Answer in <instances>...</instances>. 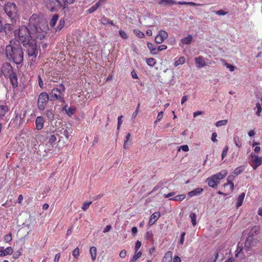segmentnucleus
<instances>
[{
  "mask_svg": "<svg viewBox=\"0 0 262 262\" xmlns=\"http://www.w3.org/2000/svg\"><path fill=\"white\" fill-rule=\"evenodd\" d=\"M231 176H229L227 179L228 183L224 185L225 187L229 186L230 190H232L234 188V184L231 182L230 178Z\"/></svg>",
  "mask_w": 262,
  "mask_h": 262,
  "instance_id": "f704fd0d",
  "label": "nucleus"
},
{
  "mask_svg": "<svg viewBox=\"0 0 262 262\" xmlns=\"http://www.w3.org/2000/svg\"><path fill=\"white\" fill-rule=\"evenodd\" d=\"M9 111V107L7 105H0V121L4 120L6 115Z\"/></svg>",
  "mask_w": 262,
  "mask_h": 262,
  "instance_id": "9d476101",
  "label": "nucleus"
},
{
  "mask_svg": "<svg viewBox=\"0 0 262 262\" xmlns=\"http://www.w3.org/2000/svg\"><path fill=\"white\" fill-rule=\"evenodd\" d=\"M2 70L4 75L10 76V79L12 85L13 86L16 85L17 79L15 74L12 72V66L9 63H6L3 66Z\"/></svg>",
  "mask_w": 262,
  "mask_h": 262,
  "instance_id": "423d86ee",
  "label": "nucleus"
},
{
  "mask_svg": "<svg viewBox=\"0 0 262 262\" xmlns=\"http://www.w3.org/2000/svg\"><path fill=\"white\" fill-rule=\"evenodd\" d=\"M65 87L62 83L58 85V88H54L50 93L51 100H59L60 102L64 101V92Z\"/></svg>",
  "mask_w": 262,
  "mask_h": 262,
  "instance_id": "20e7f679",
  "label": "nucleus"
},
{
  "mask_svg": "<svg viewBox=\"0 0 262 262\" xmlns=\"http://www.w3.org/2000/svg\"><path fill=\"white\" fill-rule=\"evenodd\" d=\"M214 13L218 15H225L228 13L227 12L224 11L223 10L214 11Z\"/></svg>",
  "mask_w": 262,
  "mask_h": 262,
  "instance_id": "603ef678",
  "label": "nucleus"
},
{
  "mask_svg": "<svg viewBox=\"0 0 262 262\" xmlns=\"http://www.w3.org/2000/svg\"><path fill=\"white\" fill-rule=\"evenodd\" d=\"M244 168L242 167H238L235 168L234 170V173L236 175L239 174L243 171Z\"/></svg>",
  "mask_w": 262,
  "mask_h": 262,
  "instance_id": "a18cd8bd",
  "label": "nucleus"
},
{
  "mask_svg": "<svg viewBox=\"0 0 262 262\" xmlns=\"http://www.w3.org/2000/svg\"><path fill=\"white\" fill-rule=\"evenodd\" d=\"M259 232V227L258 226H254L251 229L245 243V248L246 250H248L251 246L253 245V236Z\"/></svg>",
  "mask_w": 262,
  "mask_h": 262,
  "instance_id": "0eeeda50",
  "label": "nucleus"
},
{
  "mask_svg": "<svg viewBox=\"0 0 262 262\" xmlns=\"http://www.w3.org/2000/svg\"><path fill=\"white\" fill-rule=\"evenodd\" d=\"M12 240V234L11 233H9L7 235H5L4 237V241L6 243H8Z\"/></svg>",
  "mask_w": 262,
  "mask_h": 262,
  "instance_id": "8fccbe9b",
  "label": "nucleus"
},
{
  "mask_svg": "<svg viewBox=\"0 0 262 262\" xmlns=\"http://www.w3.org/2000/svg\"><path fill=\"white\" fill-rule=\"evenodd\" d=\"M172 252H167L164 257L163 262H171L172 261Z\"/></svg>",
  "mask_w": 262,
  "mask_h": 262,
  "instance_id": "bb28decb",
  "label": "nucleus"
},
{
  "mask_svg": "<svg viewBox=\"0 0 262 262\" xmlns=\"http://www.w3.org/2000/svg\"><path fill=\"white\" fill-rule=\"evenodd\" d=\"M74 0H44V4L50 11H57L61 8H64L67 4H72Z\"/></svg>",
  "mask_w": 262,
  "mask_h": 262,
  "instance_id": "7ed1b4c3",
  "label": "nucleus"
},
{
  "mask_svg": "<svg viewBox=\"0 0 262 262\" xmlns=\"http://www.w3.org/2000/svg\"><path fill=\"white\" fill-rule=\"evenodd\" d=\"M64 20L62 19H60V20L59 21V24L56 29V31L60 30L64 26Z\"/></svg>",
  "mask_w": 262,
  "mask_h": 262,
  "instance_id": "49530a36",
  "label": "nucleus"
},
{
  "mask_svg": "<svg viewBox=\"0 0 262 262\" xmlns=\"http://www.w3.org/2000/svg\"><path fill=\"white\" fill-rule=\"evenodd\" d=\"M167 37L168 33L165 31L161 30L158 32L155 40L157 43L160 44L163 42Z\"/></svg>",
  "mask_w": 262,
  "mask_h": 262,
  "instance_id": "1a4fd4ad",
  "label": "nucleus"
},
{
  "mask_svg": "<svg viewBox=\"0 0 262 262\" xmlns=\"http://www.w3.org/2000/svg\"><path fill=\"white\" fill-rule=\"evenodd\" d=\"M92 204V202H85L83 204L82 209L83 210L85 211L88 209L90 205Z\"/></svg>",
  "mask_w": 262,
  "mask_h": 262,
  "instance_id": "09e8293b",
  "label": "nucleus"
},
{
  "mask_svg": "<svg viewBox=\"0 0 262 262\" xmlns=\"http://www.w3.org/2000/svg\"><path fill=\"white\" fill-rule=\"evenodd\" d=\"M58 19V14H54L52 18H51L50 22V26L51 27H53L55 26V24L57 23V21Z\"/></svg>",
  "mask_w": 262,
  "mask_h": 262,
  "instance_id": "c85d7f7f",
  "label": "nucleus"
},
{
  "mask_svg": "<svg viewBox=\"0 0 262 262\" xmlns=\"http://www.w3.org/2000/svg\"><path fill=\"white\" fill-rule=\"evenodd\" d=\"M163 117V112L162 111L159 112L158 114L157 120L158 121H160Z\"/></svg>",
  "mask_w": 262,
  "mask_h": 262,
  "instance_id": "69168bd1",
  "label": "nucleus"
},
{
  "mask_svg": "<svg viewBox=\"0 0 262 262\" xmlns=\"http://www.w3.org/2000/svg\"><path fill=\"white\" fill-rule=\"evenodd\" d=\"M4 10L7 16L13 21H15L17 17V10L13 3H8L4 7Z\"/></svg>",
  "mask_w": 262,
  "mask_h": 262,
  "instance_id": "39448f33",
  "label": "nucleus"
},
{
  "mask_svg": "<svg viewBox=\"0 0 262 262\" xmlns=\"http://www.w3.org/2000/svg\"><path fill=\"white\" fill-rule=\"evenodd\" d=\"M146 63L148 66L150 67H154L156 64V60L153 58H147Z\"/></svg>",
  "mask_w": 262,
  "mask_h": 262,
  "instance_id": "c9c22d12",
  "label": "nucleus"
},
{
  "mask_svg": "<svg viewBox=\"0 0 262 262\" xmlns=\"http://www.w3.org/2000/svg\"><path fill=\"white\" fill-rule=\"evenodd\" d=\"M48 30L47 23L37 14H33L29 19V27L23 26L14 31L15 37L23 44L30 61L36 59L39 50L36 39L44 38Z\"/></svg>",
  "mask_w": 262,
  "mask_h": 262,
  "instance_id": "f257e3e1",
  "label": "nucleus"
},
{
  "mask_svg": "<svg viewBox=\"0 0 262 262\" xmlns=\"http://www.w3.org/2000/svg\"><path fill=\"white\" fill-rule=\"evenodd\" d=\"M46 116L50 120L53 119L54 114L52 110H48L46 112Z\"/></svg>",
  "mask_w": 262,
  "mask_h": 262,
  "instance_id": "e433bc0d",
  "label": "nucleus"
},
{
  "mask_svg": "<svg viewBox=\"0 0 262 262\" xmlns=\"http://www.w3.org/2000/svg\"><path fill=\"white\" fill-rule=\"evenodd\" d=\"M123 118L122 116H119L118 118V125H117V130H119L120 129V127L122 123V119Z\"/></svg>",
  "mask_w": 262,
  "mask_h": 262,
  "instance_id": "3c124183",
  "label": "nucleus"
},
{
  "mask_svg": "<svg viewBox=\"0 0 262 262\" xmlns=\"http://www.w3.org/2000/svg\"><path fill=\"white\" fill-rule=\"evenodd\" d=\"M227 171L226 170H222V171L213 175L212 177L214 179H215L217 181L219 180L223 179L227 174Z\"/></svg>",
  "mask_w": 262,
  "mask_h": 262,
  "instance_id": "dca6fc26",
  "label": "nucleus"
},
{
  "mask_svg": "<svg viewBox=\"0 0 262 262\" xmlns=\"http://www.w3.org/2000/svg\"><path fill=\"white\" fill-rule=\"evenodd\" d=\"M45 120L42 117L38 116L36 118L35 124L37 130H40L43 127Z\"/></svg>",
  "mask_w": 262,
  "mask_h": 262,
  "instance_id": "f8f14e48",
  "label": "nucleus"
},
{
  "mask_svg": "<svg viewBox=\"0 0 262 262\" xmlns=\"http://www.w3.org/2000/svg\"><path fill=\"white\" fill-rule=\"evenodd\" d=\"M141 246V243L140 241H138L136 243V245H135V250L136 252H137L138 251L139 249L140 248Z\"/></svg>",
  "mask_w": 262,
  "mask_h": 262,
  "instance_id": "680f3d73",
  "label": "nucleus"
},
{
  "mask_svg": "<svg viewBox=\"0 0 262 262\" xmlns=\"http://www.w3.org/2000/svg\"><path fill=\"white\" fill-rule=\"evenodd\" d=\"M181 149L184 151H188L189 150V147L187 145H183L180 146L179 151H180Z\"/></svg>",
  "mask_w": 262,
  "mask_h": 262,
  "instance_id": "13d9d810",
  "label": "nucleus"
},
{
  "mask_svg": "<svg viewBox=\"0 0 262 262\" xmlns=\"http://www.w3.org/2000/svg\"><path fill=\"white\" fill-rule=\"evenodd\" d=\"M233 140H234V142L235 143V144L236 145V146L238 147H241L242 146V142L239 139V138L236 136V135H235L233 137Z\"/></svg>",
  "mask_w": 262,
  "mask_h": 262,
  "instance_id": "7c9ffc66",
  "label": "nucleus"
},
{
  "mask_svg": "<svg viewBox=\"0 0 262 262\" xmlns=\"http://www.w3.org/2000/svg\"><path fill=\"white\" fill-rule=\"evenodd\" d=\"M243 250V248L242 245L241 246L239 245V244L237 245V247L236 250L235 251V256L238 257L239 255L242 252Z\"/></svg>",
  "mask_w": 262,
  "mask_h": 262,
  "instance_id": "58836bf2",
  "label": "nucleus"
},
{
  "mask_svg": "<svg viewBox=\"0 0 262 262\" xmlns=\"http://www.w3.org/2000/svg\"><path fill=\"white\" fill-rule=\"evenodd\" d=\"M186 198V195L184 194L178 195L175 196L173 198L169 199L170 200L175 201H182Z\"/></svg>",
  "mask_w": 262,
  "mask_h": 262,
  "instance_id": "cd10ccee",
  "label": "nucleus"
},
{
  "mask_svg": "<svg viewBox=\"0 0 262 262\" xmlns=\"http://www.w3.org/2000/svg\"><path fill=\"white\" fill-rule=\"evenodd\" d=\"M203 191V189L198 188L188 192V194L189 197H192L196 195H200Z\"/></svg>",
  "mask_w": 262,
  "mask_h": 262,
  "instance_id": "a211bd4d",
  "label": "nucleus"
},
{
  "mask_svg": "<svg viewBox=\"0 0 262 262\" xmlns=\"http://www.w3.org/2000/svg\"><path fill=\"white\" fill-rule=\"evenodd\" d=\"M196 66L199 68H201L206 65V63L204 58L201 56H199L194 59Z\"/></svg>",
  "mask_w": 262,
  "mask_h": 262,
  "instance_id": "9b49d317",
  "label": "nucleus"
},
{
  "mask_svg": "<svg viewBox=\"0 0 262 262\" xmlns=\"http://www.w3.org/2000/svg\"><path fill=\"white\" fill-rule=\"evenodd\" d=\"M139 106H140V104H138L136 111L133 113V114L132 115V119L135 118L137 117V116L138 115V114L139 112Z\"/></svg>",
  "mask_w": 262,
  "mask_h": 262,
  "instance_id": "5fc2aeb1",
  "label": "nucleus"
},
{
  "mask_svg": "<svg viewBox=\"0 0 262 262\" xmlns=\"http://www.w3.org/2000/svg\"><path fill=\"white\" fill-rule=\"evenodd\" d=\"M216 137H217V134L216 133H213L212 134V136H211V140L213 142H217Z\"/></svg>",
  "mask_w": 262,
  "mask_h": 262,
  "instance_id": "0e129e2a",
  "label": "nucleus"
},
{
  "mask_svg": "<svg viewBox=\"0 0 262 262\" xmlns=\"http://www.w3.org/2000/svg\"><path fill=\"white\" fill-rule=\"evenodd\" d=\"M57 138L56 136L54 134L51 135L50 137H49V143L53 145L55 142L56 141Z\"/></svg>",
  "mask_w": 262,
  "mask_h": 262,
  "instance_id": "ea45409f",
  "label": "nucleus"
},
{
  "mask_svg": "<svg viewBox=\"0 0 262 262\" xmlns=\"http://www.w3.org/2000/svg\"><path fill=\"white\" fill-rule=\"evenodd\" d=\"M19 39H12L5 48L6 55L7 59L16 64L21 63L24 59V51Z\"/></svg>",
  "mask_w": 262,
  "mask_h": 262,
  "instance_id": "f03ea898",
  "label": "nucleus"
},
{
  "mask_svg": "<svg viewBox=\"0 0 262 262\" xmlns=\"http://www.w3.org/2000/svg\"><path fill=\"white\" fill-rule=\"evenodd\" d=\"M159 4L161 6H171L173 5L177 4V2L174 0H160L159 2Z\"/></svg>",
  "mask_w": 262,
  "mask_h": 262,
  "instance_id": "f3484780",
  "label": "nucleus"
},
{
  "mask_svg": "<svg viewBox=\"0 0 262 262\" xmlns=\"http://www.w3.org/2000/svg\"><path fill=\"white\" fill-rule=\"evenodd\" d=\"M13 253V249L11 247H8L5 249L4 248L0 247V256H4L7 255H11Z\"/></svg>",
  "mask_w": 262,
  "mask_h": 262,
  "instance_id": "ddd939ff",
  "label": "nucleus"
},
{
  "mask_svg": "<svg viewBox=\"0 0 262 262\" xmlns=\"http://www.w3.org/2000/svg\"><path fill=\"white\" fill-rule=\"evenodd\" d=\"M72 255L73 256L77 258L79 255V249L78 247L75 248L74 250L72 251Z\"/></svg>",
  "mask_w": 262,
  "mask_h": 262,
  "instance_id": "79ce46f5",
  "label": "nucleus"
},
{
  "mask_svg": "<svg viewBox=\"0 0 262 262\" xmlns=\"http://www.w3.org/2000/svg\"><path fill=\"white\" fill-rule=\"evenodd\" d=\"M160 216V213L159 212H156L154 213L150 217L148 224L150 225H152L157 221V220Z\"/></svg>",
  "mask_w": 262,
  "mask_h": 262,
  "instance_id": "2eb2a0df",
  "label": "nucleus"
},
{
  "mask_svg": "<svg viewBox=\"0 0 262 262\" xmlns=\"http://www.w3.org/2000/svg\"><path fill=\"white\" fill-rule=\"evenodd\" d=\"M75 111V108L72 107H70L67 110H66L67 113L69 116L73 115L74 114Z\"/></svg>",
  "mask_w": 262,
  "mask_h": 262,
  "instance_id": "de8ad7c7",
  "label": "nucleus"
},
{
  "mask_svg": "<svg viewBox=\"0 0 262 262\" xmlns=\"http://www.w3.org/2000/svg\"><path fill=\"white\" fill-rule=\"evenodd\" d=\"M167 46L165 45H162L160 46H159L158 49H157V52L162 51L163 50H165L167 49Z\"/></svg>",
  "mask_w": 262,
  "mask_h": 262,
  "instance_id": "052dcab7",
  "label": "nucleus"
},
{
  "mask_svg": "<svg viewBox=\"0 0 262 262\" xmlns=\"http://www.w3.org/2000/svg\"><path fill=\"white\" fill-rule=\"evenodd\" d=\"M223 61L225 62L224 65L227 67V68L229 69L230 71L233 72L234 70L235 67L233 65L226 62L224 60Z\"/></svg>",
  "mask_w": 262,
  "mask_h": 262,
  "instance_id": "37998d69",
  "label": "nucleus"
},
{
  "mask_svg": "<svg viewBox=\"0 0 262 262\" xmlns=\"http://www.w3.org/2000/svg\"><path fill=\"white\" fill-rule=\"evenodd\" d=\"M185 62V58L184 57H181L178 60L174 62V65L177 67L180 64H183Z\"/></svg>",
  "mask_w": 262,
  "mask_h": 262,
  "instance_id": "2f4dec72",
  "label": "nucleus"
},
{
  "mask_svg": "<svg viewBox=\"0 0 262 262\" xmlns=\"http://www.w3.org/2000/svg\"><path fill=\"white\" fill-rule=\"evenodd\" d=\"M256 108H257L256 115H257L258 116H259L260 113L261 112V107L260 104L259 103H256Z\"/></svg>",
  "mask_w": 262,
  "mask_h": 262,
  "instance_id": "c03bdc74",
  "label": "nucleus"
},
{
  "mask_svg": "<svg viewBox=\"0 0 262 262\" xmlns=\"http://www.w3.org/2000/svg\"><path fill=\"white\" fill-rule=\"evenodd\" d=\"M136 253L134 254V255L133 256L132 258L130 260V262H135L136 261L138 258H139L141 255H142V252H137Z\"/></svg>",
  "mask_w": 262,
  "mask_h": 262,
  "instance_id": "473e14b6",
  "label": "nucleus"
},
{
  "mask_svg": "<svg viewBox=\"0 0 262 262\" xmlns=\"http://www.w3.org/2000/svg\"><path fill=\"white\" fill-rule=\"evenodd\" d=\"M227 120H220L215 123V126L216 127H220L226 125L227 123Z\"/></svg>",
  "mask_w": 262,
  "mask_h": 262,
  "instance_id": "4c0bfd02",
  "label": "nucleus"
},
{
  "mask_svg": "<svg viewBox=\"0 0 262 262\" xmlns=\"http://www.w3.org/2000/svg\"><path fill=\"white\" fill-rule=\"evenodd\" d=\"M90 253L93 260H95L97 255V249L95 247H92L90 249Z\"/></svg>",
  "mask_w": 262,
  "mask_h": 262,
  "instance_id": "393cba45",
  "label": "nucleus"
},
{
  "mask_svg": "<svg viewBox=\"0 0 262 262\" xmlns=\"http://www.w3.org/2000/svg\"><path fill=\"white\" fill-rule=\"evenodd\" d=\"M189 216L191 219V221L192 225L193 226H195L196 225V214L194 213H191Z\"/></svg>",
  "mask_w": 262,
  "mask_h": 262,
  "instance_id": "72a5a7b5",
  "label": "nucleus"
},
{
  "mask_svg": "<svg viewBox=\"0 0 262 262\" xmlns=\"http://www.w3.org/2000/svg\"><path fill=\"white\" fill-rule=\"evenodd\" d=\"M70 129L67 127L66 128H63L61 131V134H62L67 139H68L70 136L69 130Z\"/></svg>",
  "mask_w": 262,
  "mask_h": 262,
  "instance_id": "c756f323",
  "label": "nucleus"
},
{
  "mask_svg": "<svg viewBox=\"0 0 262 262\" xmlns=\"http://www.w3.org/2000/svg\"><path fill=\"white\" fill-rule=\"evenodd\" d=\"M103 0H99L94 5L92 6L89 10V13H92L95 11L103 3Z\"/></svg>",
  "mask_w": 262,
  "mask_h": 262,
  "instance_id": "6ab92c4d",
  "label": "nucleus"
},
{
  "mask_svg": "<svg viewBox=\"0 0 262 262\" xmlns=\"http://www.w3.org/2000/svg\"><path fill=\"white\" fill-rule=\"evenodd\" d=\"M119 32L123 39H126L127 38L128 36L126 33L123 30H120Z\"/></svg>",
  "mask_w": 262,
  "mask_h": 262,
  "instance_id": "6e6d98bb",
  "label": "nucleus"
},
{
  "mask_svg": "<svg viewBox=\"0 0 262 262\" xmlns=\"http://www.w3.org/2000/svg\"><path fill=\"white\" fill-rule=\"evenodd\" d=\"M38 84L40 88H43V81L41 79L40 75L38 76Z\"/></svg>",
  "mask_w": 262,
  "mask_h": 262,
  "instance_id": "bf43d9fd",
  "label": "nucleus"
},
{
  "mask_svg": "<svg viewBox=\"0 0 262 262\" xmlns=\"http://www.w3.org/2000/svg\"><path fill=\"white\" fill-rule=\"evenodd\" d=\"M185 235H186V233L185 232H183L182 233V234L181 235L180 241L179 243L180 245H183Z\"/></svg>",
  "mask_w": 262,
  "mask_h": 262,
  "instance_id": "4d7b16f0",
  "label": "nucleus"
},
{
  "mask_svg": "<svg viewBox=\"0 0 262 262\" xmlns=\"http://www.w3.org/2000/svg\"><path fill=\"white\" fill-rule=\"evenodd\" d=\"M126 255V252L125 250H122L119 254V256L121 258H124Z\"/></svg>",
  "mask_w": 262,
  "mask_h": 262,
  "instance_id": "338daca9",
  "label": "nucleus"
},
{
  "mask_svg": "<svg viewBox=\"0 0 262 262\" xmlns=\"http://www.w3.org/2000/svg\"><path fill=\"white\" fill-rule=\"evenodd\" d=\"M253 163L254 165L253 166V168L254 169H255L258 166L261 165L262 163V158L257 156H254Z\"/></svg>",
  "mask_w": 262,
  "mask_h": 262,
  "instance_id": "aec40b11",
  "label": "nucleus"
},
{
  "mask_svg": "<svg viewBox=\"0 0 262 262\" xmlns=\"http://www.w3.org/2000/svg\"><path fill=\"white\" fill-rule=\"evenodd\" d=\"M134 32L138 37L140 38H142L145 36L144 34L139 30H135Z\"/></svg>",
  "mask_w": 262,
  "mask_h": 262,
  "instance_id": "a19ab883",
  "label": "nucleus"
},
{
  "mask_svg": "<svg viewBox=\"0 0 262 262\" xmlns=\"http://www.w3.org/2000/svg\"><path fill=\"white\" fill-rule=\"evenodd\" d=\"M207 181L208 182V185L210 187L213 188L215 187L217 185V184L219 183V181H217L215 179L213 178V177L207 178Z\"/></svg>",
  "mask_w": 262,
  "mask_h": 262,
  "instance_id": "412c9836",
  "label": "nucleus"
},
{
  "mask_svg": "<svg viewBox=\"0 0 262 262\" xmlns=\"http://www.w3.org/2000/svg\"><path fill=\"white\" fill-rule=\"evenodd\" d=\"M147 46L152 54L157 53L156 47L153 43L148 42Z\"/></svg>",
  "mask_w": 262,
  "mask_h": 262,
  "instance_id": "a878e982",
  "label": "nucleus"
},
{
  "mask_svg": "<svg viewBox=\"0 0 262 262\" xmlns=\"http://www.w3.org/2000/svg\"><path fill=\"white\" fill-rule=\"evenodd\" d=\"M192 40V36L188 35L187 37L182 38L181 40V42L185 45H189L191 43Z\"/></svg>",
  "mask_w": 262,
  "mask_h": 262,
  "instance_id": "4be33fe9",
  "label": "nucleus"
},
{
  "mask_svg": "<svg viewBox=\"0 0 262 262\" xmlns=\"http://www.w3.org/2000/svg\"><path fill=\"white\" fill-rule=\"evenodd\" d=\"M49 100V96L47 93H41L38 98L37 106L40 111H43Z\"/></svg>",
  "mask_w": 262,
  "mask_h": 262,
  "instance_id": "6e6552de",
  "label": "nucleus"
},
{
  "mask_svg": "<svg viewBox=\"0 0 262 262\" xmlns=\"http://www.w3.org/2000/svg\"><path fill=\"white\" fill-rule=\"evenodd\" d=\"M130 137L131 134L130 133H128L125 137V140H124L123 144V147L125 149L128 148V147L130 145V143L128 142Z\"/></svg>",
  "mask_w": 262,
  "mask_h": 262,
  "instance_id": "b1692460",
  "label": "nucleus"
},
{
  "mask_svg": "<svg viewBox=\"0 0 262 262\" xmlns=\"http://www.w3.org/2000/svg\"><path fill=\"white\" fill-rule=\"evenodd\" d=\"M13 26L10 24H6L3 26V23L2 24V29L0 30V32H5L6 34H8L13 29Z\"/></svg>",
  "mask_w": 262,
  "mask_h": 262,
  "instance_id": "4468645a",
  "label": "nucleus"
},
{
  "mask_svg": "<svg viewBox=\"0 0 262 262\" xmlns=\"http://www.w3.org/2000/svg\"><path fill=\"white\" fill-rule=\"evenodd\" d=\"M163 185V183L160 182L157 185H156L152 189V191H155L161 188Z\"/></svg>",
  "mask_w": 262,
  "mask_h": 262,
  "instance_id": "e2e57ef3",
  "label": "nucleus"
},
{
  "mask_svg": "<svg viewBox=\"0 0 262 262\" xmlns=\"http://www.w3.org/2000/svg\"><path fill=\"white\" fill-rule=\"evenodd\" d=\"M228 151V147L226 146L223 149L222 153V158L223 159L226 156L227 152Z\"/></svg>",
  "mask_w": 262,
  "mask_h": 262,
  "instance_id": "864d4df0",
  "label": "nucleus"
},
{
  "mask_svg": "<svg viewBox=\"0 0 262 262\" xmlns=\"http://www.w3.org/2000/svg\"><path fill=\"white\" fill-rule=\"evenodd\" d=\"M245 196V193L243 192L238 196L236 203V207L237 208L240 207L242 205Z\"/></svg>",
  "mask_w": 262,
  "mask_h": 262,
  "instance_id": "5701e85b",
  "label": "nucleus"
},
{
  "mask_svg": "<svg viewBox=\"0 0 262 262\" xmlns=\"http://www.w3.org/2000/svg\"><path fill=\"white\" fill-rule=\"evenodd\" d=\"M204 113L202 111H196L193 113V116L194 117H196V116L203 114Z\"/></svg>",
  "mask_w": 262,
  "mask_h": 262,
  "instance_id": "774afa93",
  "label": "nucleus"
}]
</instances>
